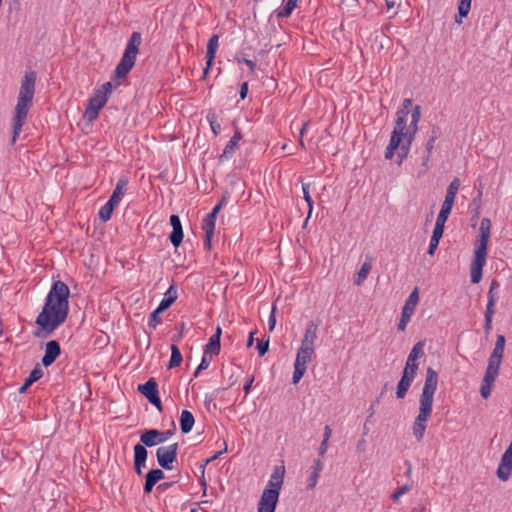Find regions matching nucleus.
I'll list each match as a JSON object with an SVG mask.
<instances>
[{
	"label": "nucleus",
	"instance_id": "nucleus-41",
	"mask_svg": "<svg viewBox=\"0 0 512 512\" xmlns=\"http://www.w3.org/2000/svg\"><path fill=\"white\" fill-rule=\"evenodd\" d=\"M207 121L209 122L210 124V127L213 131V133L215 135H218L220 130H221V126L220 124L216 121V114L214 111H209V113L207 114Z\"/></svg>",
	"mask_w": 512,
	"mask_h": 512
},
{
	"label": "nucleus",
	"instance_id": "nucleus-55",
	"mask_svg": "<svg viewBox=\"0 0 512 512\" xmlns=\"http://www.w3.org/2000/svg\"><path fill=\"white\" fill-rule=\"evenodd\" d=\"M441 134L440 127L437 125L432 126L429 138L437 140Z\"/></svg>",
	"mask_w": 512,
	"mask_h": 512
},
{
	"label": "nucleus",
	"instance_id": "nucleus-36",
	"mask_svg": "<svg viewBox=\"0 0 512 512\" xmlns=\"http://www.w3.org/2000/svg\"><path fill=\"white\" fill-rule=\"evenodd\" d=\"M298 0H287L284 7L277 11V17H288L297 6Z\"/></svg>",
	"mask_w": 512,
	"mask_h": 512
},
{
	"label": "nucleus",
	"instance_id": "nucleus-58",
	"mask_svg": "<svg viewBox=\"0 0 512 512\" xmlns=\"http://www.w3.org/2000/svg\"><path fill=\"white\" fill-rule=\"evenodd\" d=\"M222 203H223V200H222L219 204H217V205L213 208V210H212V211H211L207 216H209L210 218H214V219H216L217 214H218V213H219V211L221 210Z\"/></svg>",
	"mask_w": 512,
	"mask_h": 512
},
{
	"label": "nucleus",
	"instance_id": "nucleus-34",
	"mask_svg": "<svg viewBox=\"0 0 512 512\" xmlns=\"http://www.w3.org/2000/svg\"><path fill=\"white\" fill-rule=\"evenodd\" d=\"M309 187H310L309 184H305V183L302 184L303 198L308 205V215L304 222V226L307 224L309 218L311 217L312 211H313V201H312V198L309 193Z\"/></svg>",
	"mask_w": 512,
	"mask_h": 512
},
{
	"label": "nucleus",
	"instance_id": "nucleus-9",
	"mask_svg": "<svg viewBox=\"0 0 512 512\" xmlns=\"http://www.w3.org/2000/svg\"><path fill=\"white\" fill-rule=\"evenodd\" d=\"M314 355L315 351L299 347L294 362V372L292 378L294 384H297L304 376L307 370V366L312 361Z\"/></svg>",
	"mask_w": 512,
	"mask_h": 512
},
{
	"label": "nucleus",
	"instance_id": "nucleus-12",
	"mask_svg": "<svg viewBox=\"0 0 512 512\" xmlns=\"http://www.w3.org/2000/svg\"><path fill=\"white\" fill-rule=\"evenodd\" d=\"M279 495L274 490L264 489L258 503V512H275Z\"/></svg>",
	"mask_w": 512,
	"mask_h": 512
},
{
	"label": "nucleus",
	"instance_id": "nucleus-1",
	"mask_svg": "<svg viewBox=\"0 0 512 512\" xmlns=\"http://www.w3.org/2000/svg\"><path fill=\"white\" fill-rule=\"evenodd\" d=\"M69 288L62 281H56L49 291L42 311L36 318V324L48 334L56 330L67 318Z\"/></svg>",
	"mask_w": 512,
	"mask_h": 512
},
{
	"label": "nucleus",
	"instance_id": "nucleus-47",
	"mask_svg": "<svg viewBox=\"0 0 512 512\" xmlns=\"http://www.w3.org/2000/svg\"><path fill=\"white\" fill-rule=\"evenodd\" d=\"M269 348V338L267 340H259L257 342V349L260 356H264Z\"/></svg>",
	"mask_w": 512,
	"mask_h": 512
},
{
	"label": "nucleus",
	"instance_id": "nucleus-49",
	"mask_svg": "<svg viewBox=\"0 0 512 512\" xmlns=\"http://www.w3.org/2000/svg\"><path fill=\"white\" fill-rule=\"evenodd\" d=\"M173 304V299L165 297L158 306V312H163Z\"/></svg>",
	"mask_w": 512,
	"mask_h": 512
},
{
	"label": "nucleus",
	"instance_id": "nucleus-15",
	"mask_svg": "<svg viewBox=\"0 0 512 512\" xmlns=\"http://www.w3.org/2000/svg\"><path fill=\"white\" fill-rule=\"evenodd\" d=\"M61 349L57 341L51 340L46 343L45 354L42 358V364L46 367L50 366L60 355Z\"/></svg>",
	"mask_w": 512,
	"mask_h": 512
},
{
	"label": "nucleus",
	"instance_id": "nucleus-45",
	"mask_svg": "<svg viewBox=\"0 0 512 512\" xmlns=\"http://www.w3.org/2000/svg\"><path fill=\"white\" fill-rule=\"evenodd\" d=\"M162 312H158V309L154 310L151 315H150V319H149V323L148 325L152 328H155L158 324L161 323V318H160V314Z\"/></svg>",
	"mask_w": 512,
	"mask_h": 512
},
{
	"label": "nucleus",
	"instance_id": "nucleus-21",
	"mask_svg": "<svg viewBox=\"0 0 512 512\" xmlns=\"http://www.w3.org/2000/svg\"><path fill=\"white\" fill-rule=\"evenodd\" d=\"M147 454L148 453L144 445L136 444L134 446V466L138 475L142 474V467L145 466Z\"/></svg>",
	"mask_w": 512,
	"mask_h": 512
},
{
	"label": "nucleus",
	"instance_id": "nucleus-25",
	"mask_svg": "<svg viewBox=\"0 0 512 512\" xmlns=\"http://www.w3.org/2000/svg\"><path fill=\"white\" fill-rule=\"evenodd\" d=\"M221 334H222V329H221V327L218 326L216 328L215 334L210 337L208 344L205 346L204 352L214 354V355H217L219 353Z\"/></svg>",
	"mask_w": 512,
	"mask_h": 512
},
{
	"label": "nucleus",
	"instance_id": "nucleus-38",
	"mask_svg": "<svg viewBox=\"0 0 512 512\" xmlns=\"http://www.w3.org/2000/svg\"><path fill=\"white\" fill-rule=\"evenodd\" d=\"M417 369H418V363L411 362L410 360H407L404 371H403V376H407L408 378L414 380V378L416 376Z\"/></svg>",
	"mask_w": 512,
	"mask_h": 512
},
{
	"label": "nucleus",
	"instance_id": "nucleus-4",
	"mask_svg": "<svg viewBox=\"0 0 512 512\" xmlns=\"http://www.w3.org/2000/svg\"><path fill=\"white\" fill-rule=\"evenodd\" d=\"M36 73L34 71L27 72L22 81L17 97V103L14 109L12 119L13 135L12 143L16 142L22 127L27 118L30 107L35 93Z\"/></svg>",
	"mask_w": 512,
	"mask_h": 512
},
{
	"label": "nucleus",
	"instance_id": "nucleus-32",
	"mask_svg": "<svg viewBox=\"0 0 512 512\" xmlns=\"http://www.w3.org/2000/svg\"><path fill=\"white\" fill-rule=\"evenodd\" d=\"M182 360H183V358H182L180 350L178 349V347L176 345H172L171 346V358H170V361L168 364V368L172 369L174 367L179 366L181 364Z\"/></svg>",
	"mask_w": 512,
	"mask_h": 512
},
{
	"label": "nucleus",
	"instance_id": "nucleus-33",
	"mask_svg": "<svg viewBox=\"0 0 512 512\" xmlns=\"http://www.w3.org/2000/svg\"><path fill=\"white\" fill-rule=\"evenodd\" d=\"M371 268H372V266L369 262L363 263V265L357 272L354 283L358 286L361 285L363 283V281L368 277V274H369Z\"/></svg>",
	"mask_w": 512,
	"mask_h": 512
},
{
	"label": "nucleus",
	"instance_id": "nucleus-63",
	"mask_svg": "<svg viewBox=\"0 0 512 512\" xmlns=\"http://www.w3.org/2000/svg\"><path fill=\"white\" fill-rule=\"evenodd\" d=\"M241 61H243L247 66H249L251 72L253 73L254 72V69H255V63L249 59H246L244 58L243 60H240L238 59V62L240 63Z\"/></svg>",
	"mask_w": 512,
	"mask_h": 512
},
{
	"label": "nucleus",
	"instance_id": "nucleus-62",
	"mask_svg": "<svg viewBox=\"0 0 512 512\" xmlns=\"http://www.w3.org/2000/svg\"><path fill=\"white\" fill-rule=\"evenodd\" d=\"M254 381V377H250L247 382L245 383L244 387H243V390L246 394H248L251 390V387H252V383Z\"/></svg>",
	"mask_w": 512,
	"mask_h": 512
},
{
	"label": "nucleus",
	"instance_id": "nucleus-13",
	"mask_svg": "<svg viewBox=\"0 0 512 512\" xmlns=\"http://www.w3.org/2000/svg\"><path fill=\"white\" fill-rule=\"evenodd\" d=\"M318 323L310 321L306 324L300 348L315 351V343L318 338Z\"/></svg>",
	"mask_w": 512,
	"mask_h": 512
},
{
	"label": "nucleus",
	"instance_id": "nucleus-28",
	"mask_svg": "<svg viewBox=\"0 0 512 512\" xmlns=\"http://www.w3.org/2000/svg\"><path fill=\"white\" fill-rule=\"evenodd\" d=\"M413 381L414 380L408 378L407 376L402 375V377L397 385V391H396L397 398L402 399L405 397V395H406L407 391L409 390Z\"/></svg>",
	"mask_w": 512,
	"mask_h": 512
},
{
	"label": "nucleus",
	"instance_id": "nucleus-61",
	"mask_svg": "<svg viewBox=\"0 0 512 512\" xmlns=\"http://www.w3.org/2000/svg\"><path fill=\"white\" fill-rule=\"evenodd\" d=\"M247 92H248V84H247V82H244L241 85V88H240V97H241V99H245L246 98Z\"/></svg>",
	"mask_w": 512,
	"mask_h": 512
},
{
	"label": "nucleus",
	"instance_id": "nucleus-5",
	"mask_svg": "<svg viewBox=\"0 0 512 512\" xmlns=\"http://www.w3.org/2000/svg\"><path fill=\"white\" fill-rule=\"evenodd\" d=\"M504 349L505 337L498 335L495 347L488 359V365L480 386V395L483 399H488L491 395L493 383L498 377L500 365L503 360Z\"/></svg>",
	"mask_w": 512,
	"mask_h": 512
},
{
	"label": "nucleus",
	"instance_id": "nucleus-14",
	"mask_svg": "<svg viewBox=\"0 0 512 512\" xmlns=\"http://www.w3.org/2000/svg\"><path fill=\"white\" fill-rule=\"evenodd\" d=\"M140 440L145 446L152 447L157 444L164 443L167 440V437L165 433L151 429L144 432L140 436Z\"/></svg>",
	"mask_w": 512,
	"mask_h": 512
},
{
	"label": "nucleus",
	"instance_id": "nucleus-56",
	"mask_svg": "<svg viewBox=\"0 0 512 512\" xmlns=\"http://www.w3.org/2000/svg\"><path fill=\"white\" fill-rule=\"evenodd\" d=\"M435 142H436L435 139H430V138L428 139V141L426 142V145H425L426 154L432 155Z\"/></svg>",
	"mask_w": 512,
	"mask_h": 512
},
{
	"label": "nucleus",
	"instance_id": "nucleus-23",
	"mask_svg": "<svg viewBox=\"0 0 512 512\" xmlns=\"http://www.w3.org/2000/svg\"><path fill=\"white\" fill-rule=\"evenodd\" d=\"M214 228H215V219L210 218L209 216H206L205 219L203 220L202 229L205 233L204 246L207 249H211V240L213 237Z\"/></svg>",
	"mask_w": 512,
	"mask_h": 512
},
{
	"label": "nucleus",
	"instance_id": "nucleus-10",
	"mask_svg": "<svg viewBox=\"0 0 512 512\" xmlns=\"http://www.w3.org/2000/svg\"><path fill=\"white\" fill-rule=\"evenodd\" d=\"M178 444L174 443L169 446L159 447L156 451L157 461L159 465L166 469L171 470L172 464L176 460Z\"/></svg>",
	"mask_w": 512,
	"mask_h": 512
},
{
	"label": "nucleus",
	"instance_id": "nucleus-46",
	"mask_svg": "<svg viewBox=\"0 0 512 512\" xmlns=\"http://www.w3.org/2000/svg\"><path fill=\"white\" fill-rule=\"evenodd\" d=\"M319 477H320L319 474L311 471V474L307 480V489L308 490H313L316 487Z\"/></svg>",
	"mask_w": 512,
	"mask_h": 512
},
{
	"label": "nucleus",
	"instance_id": "nucleus-27",
	"mask_svg": "<svg viewBox=\"0 0 512 512\" xmlns=\"http://www.w3.org/2000/svg\"><path fill=\"white\" fill-rule=\"evenodd\" d=\"M195 423L194 416L188 410H183L180 416V427L182 433H189Z\"/></svg>",
	"mask_w": 512,
	"mask_h": 512
},
{
	"label": "nucleus",
	"instance_id": "nucleus-59",
	"mask_svg": "<svg viewBox=\"0 0 512 512\" xmlns=\"http://www.w3.org/2000/svg\"><path fill=\"white\" fill-rule=\"evenodd\" d=\"M165 297L173 299V302L176 300V298H177V292H176V290L174 289V287H173V286H171V287L167 290V292L165 293Z\"/></svg>",
	"mask_w": 512,
	"mask_h": 512
},
{
	"label": "nucleus",
	"instance_id": "nucleus-17",
	"mask_svg": "<svg viewBox=\"0 0 512 512\" xmlns=\"http://www.w3.org/2000/svg\"><path fill=\"white\" fill-rule=\"evenodd\" d=\"M285 468L284 466H276L271 474L268 485L265 489L274 490L280 494L283 486Z\"/></svg>",
	"mask_w": 512,
	"mask_h": 512
},
{
	"label": "nucleus",
	"instance_id": "nucleus-20",
	"mask_svg": "<svg viewBox=\"0 0 512 512\" xmlns=\"http://www.w3.org/2000/svg\"><path fill=\"white\" fill-rule=\"evenodd\" d=\"M411 106L412 99L406 98L403 100L402 107L397 112V118L394 125V128L397 129V132H400L404 128V120H408V114L410 112Z\"/></svg>",
	"mask_w": 512,
	"mask_h": 512
},
{
	"label": "nucleus",
	"instance_id": "nucleus-31",
	"mask_svg": "<svg viewBox=\"0 0 512 512\" xmlns=\"http://www.w3.org/2000/svg\"><path fill=\"white\" fill-rule=\"evenodd\" d=\"M460 180L458 178H454L451 183L448 185L445 195V200H449L454 203L456 194L460 188Z\"/></svg>",
	"mask_w": 512,
	"mask_h": 512
},
{
	"label": "nucleus",
	"instance_id": "nucleus-2",
	"mask_svg": "<svg viewBox=\"0 0 512 512\" xmlns=\"http://www.w3.org/2000/svg\"><path fill=\"white\" fill-rule=\"evenodd\" d=\"M420 118L421 108L420 106L416 105L411 112L410 124H407V120H404V128L400 132H397V129L393 128L389 144L385 151L386 159H392L395 151L398 150V165H401L402 161L409 154L412 142L418 131V123Z\"/></svg>",
	"mask_w": 512,
	"mask_h": 512
},
{
	"label": "nucleus",
	"instance_id": "nucleus-11",
	"mask_svg": "<svg viewBox=\"0 0 512 512\" xmlns=\"http://www.w3.org/2000/svg\"><path fill=\"white\" fill-rule=\"evenodd\" d=\"M138 391L144 395L158 411H162L161 400L158 396V386L154 378L149 379L146 383L138 386Z\"/></svg>",
	"mask_w": 512,
	"mask_h": 512
},
{
	"label": "nucleus",
	"instance_id": "nucleus-42",
	"mask_svg": "<svg viewBox=\"0 0 512 512\" xmlns=\"http://www.w3.org/2000/svg\"><path fill=\"white\" fill-rule=\"evenodd\" d=\"M445 223L446 222H444V221H440V220L436 219L433 234L431 236L432 239L440 241V239L443 236Z\"/></svg>",
	"mask_w": 512,
	"mask_h": 512
},
{
	"label": "nucleus",
	"instance_id": "nucleus-35",
	"mask_svg": "<svg viewBox=\"0 0 512 512\" xmlns=\"http://www.w3.org/2000/svg\"><path fill=\"white\" fill-rule=\"evenodd\" d=\"M453 204H454L453 202L444 199L441 209H440V212L437 216V220L446 222L451 213Z\"/></svg>",
	"mask_w": 512,
	"mask_h": 512
},
{
	"label": "nucleus",
	"instance_id": "nucleus-64",
	"mask_svg": "<svg viewBox=\"0 0 512 512\" xmlns=\"http://www.w3.org/2000/svg\"><path fill=\"white\" fill-rule=\"evenodd\" d=\"M365 439H361L357 442L356 449L358 452H363L365 450Z\"/></svg>",
	"mask_w": 512,
	"mask_h": 512
},
{
	"label": "nucleus",
	"instance_id": "nucleus-50",
	"mask_svg": "<svg viewBox=\"0 0 512 512\" xmlns=\"http://www.w3.org/2000/svg\"><path fill=\"white\" fill-rule=\"evenodd\" d=\"M275 311H276V306L273 305L272 306V310H271V314L269 316V321H268L269 331H273L274 328H275V325H276Z\"/></svg>",
	"mask_w": 512,
	"mask_h": 512
},
{
	"label": "nucleus",
	"instance_id": "nucleus-43",
	"mask_svg": "<svg viewBox=\"0 0 512 512\" xmlns=\"http://www.w3.org/2000/svg\"><path fill=\"white\" fill-rule=\"evenodd\" d=\"M212 355L213 354L204 352L201 362L195 371V374H194L195 376H197L201 370L207 369L209 367L211 360H212Z\"/></svg>",
	"mask_w": 512,
	"mask_h": 512
},
{
	"label": "nucleus",
	"instance_id": "nucleus-8",
	"mask_svg": "<svg viewBox=\"0 0 512 512\" xmlns=\"http://www.w3.org/2000/svg\"><path fill=\"white\" fill-rule=\"evenodd\" d=\"M112 83L107 82L97 89L90 98L84 112V118L93 121L97 118L99 111L106 105L112 91Z\"/></svg>",
	"mask_w": 512,
	"mask_h": 512
},
{
	"label": "nucleus",
	"instance_id": "nucleus-3",
	"mask_svg": "<svg viewBox=\"0 0 512 512\" xmlns=\"http://www.w3.org/2000/svg\"><path fill=\"white\" fill-rule=\"evenodd\" d=\"M438 374L428 367L422 392L419 398V412L413 423V435L419 442L423 439L426 430V423L432 414L434 394L437 390Z\"/></svg>",
	"mask_w": 512,
	"mask_h": 512
},
{
	"label": "nucleus",
	"instance_id": "nucleus-53",
	"mask_svg": "<svg viewBox=\"0 0 512 512\" xmlns=\"http://www.w3.org/2000/svg\"><path fill=\"white\" fill-rule=\"evenodd\" d=\"M439 245V241L438 240H434V239H430V244H429V248H428V254L430 256H433L435 254V251L437 249Z\"/></svg>",
	"mask_w": 512,
	"mask_h": 512
},
{
	"label": "nucleus",
	"instance_id": "nucleus-37",
	"mask_svg": "<svg viewBox=\"0 0 512 512\" xmlns=\"http://www.w3.org/2000/svg\"><path fill=\"white\" fill-rule=\"evenodd\" d=\"M116 206L111 202H107L99 211V218L103 222H107L111 218V214Z\"/></svg>",
	"mask_w": 512,
	"mask_h": 512
},
{
	"label": "nucleus",
	"instance_id": "nucleus-30",
	"mask_svg": "<svg viewBox=\"0 0 512 512\" xmlns=\"http://www.w3.org/2000/svg\"><path fill=\"white\" fill-rule=\"evenodd\" d=\"M424 346L425 343L423 341L417 342L410 351L407 360L417 363V360L424 355Z\"/></svg>",
	"mask_w": 512,
	"mask_h": 512
},
{
	"label": "nucleus",
	"instance_id": "nucleus-19",
	"mask_svg": "<svg viewBox=\"0 0 512 512\" xmlns=\"http://www.w3.org/2000/svg\"><path fill=\"white\" fill-rule=\"evenodd\" d=\"M170 224L173 228L172 233L170 234V241L173 246L178 247L183 240V230L180 218L177 215L170 216Z\"/></svg>",
	"mask_w": 512,
	"mask_h": 512
},
{
	"label": "nucleus",
	"instance_id": "nucleus-29",
	"mask_svg": "<svg viewBox=\"0 0 512 512\" xmlns=\"http://www.w3.org/2000/svg\"><path fill=\"white\" fill-rule=\"evenodd\" d=\"M499 287V283L496 280L491 282L489 291H488V302L486 306V311H491L495 313V303H496V295L495 290Z\"/></svg>",
	"mask_w": 512,
	"mask_h": 512
},
{
	"label": "nucleus",
	"instance_id": "nucleus-7",
	"mask_svg": "<svg viewBox=\"0 0 512 512\" xmlns=\"http://www.w3.org/2000/svg\"><path fill=\"white\" fill-rule=\"evenodd\" d=\"M142 43V37L139 32H133L126 45L124 54L116 66L115 78H124L130 72L135 64L137 54L139 53V47Z\"/></svg>",
	"mask_w": 512,
	"mask_h": 512
},
{
	"label": "nucleus",
	"instance_id": "nucleus-24",
	"mask_svg": "<svg viewBox=\"0 0 512 512\" xmlns=\"http://www.w3.org/2000/svg\"><path fill=\"white\" fill-rule=\"evenodd\" d=\"M164 478V472L160 469H154L147 473L146 482L144 486L145 493H150L154 485L161 479Z\"/></svg>",
	"mask_w": 512,
	"mask_h": 512
},
{
	"label": "nucleus",
	"instance_id": "nucleus-51",
	"mask_svg": "<svg viewBox=\"0 0 512 512\" xmlns=\"http://www.w3.org/2000/svg\"><path fill=\"white\" fill-rule=\"evenodd\" d=\"M312 472L317 473L320 475L322 469H323V463L320 459H316L313 461V465L311 467Z\"/></svg>",
	"mask_w": 512,
	"mask_h": 512
},
{
	"label": "nucleus",
	"instance_id": "nucleus-57",
	"mask_svg": "<svg viewBox=\"0 0 512 512\" xmlns=\"http://www.w3.org/2000/svg\"><path fill=\"white\" fill-rule=\"evenodd\" d=\"M327 450H328V442L322 440V442L319 446V449H318L319 456L323 457L326 454Z\"/></svg>",
	"mask_w": 512,
	"mask_h": 512
},
{
	"label": "nucleus",
	"instance_id": "nucleus-60",
	"mask_svg": "<svg viewBox=\"0 0 512 512\" xmlns=\"http://www.w3.org/2000/svg\"><path fill=\"white\" fill-rule=\"evenodd\" d=\"M332 435V430L329 426L324 427V433H323V441H329L330 437Z\"/></svg>",
	"mask_w": 512,
	"mask_h": 512
},
{
	"label": "nucleus",
	"instance_id": "nucleus-54",
	"mask_svg": "<svg viewBox=\"0 0 512 512\" xmlns=\"http://www.w3.org/2000/svg\"><path fill=\"white\" fill-rule=\"evenodd\" d=\"M431 156L432 155H430V154H426L424 156L423 161H422V168H423L422 174H426V172L429 170V168H430L429 162H430Z\"/></svg>",
	"mask_w": 512,
	"mask_h": 512
},
{
	"label": "nucleus",
	"instance_id": "nucleus-16",
	"mask_svg": "<svg viewBox=\"0 0 512 512\" xmlns=\"http://www.w3.org/2000/svg\"><path fill=\"white\" fill-rule=\"evenodd\" d=\"M218 46H219V36L215 34L209 39L208 44H207V51H206L207 61H206V67L204 68V71H203L204 77L208 74V72L213 64V60L215 58Z\"/></svg>",
	"mask_w": 512,
	"mask_h": 512
},
{
	"label": "nucleus",
	"instance_id": "nucleus-40",
	"mask_svg": "<svg viewBox=\"0 0 512 512\" xmlns=\"http://www.w3.org/2000/svg\"><path fill=\"white\" fill-rule=\"evenodd\" d=\"M43 375L42 369L37 365L30 373L26 381V386H31L34 382L39 380Z\"/></svg>",
	"mask_w": 512,
	"mask_h": 512
},
{
	"label": "nucleus",
	"instance_id": "nucleus-39",
	"mask_svg": "<svg viewBox=\"0 0 512 512\" xmlns=\"http://www.w3.org/2000/svg\"><path fill=\"white\" fill-rule=\"evenodd\" d=\"M472 0H461L458 6V13L460 18L466 17L471 8ZM456 22L461 23V19H456Z\"/></svg>",
	"mask_w": 512,
	"mask_h": 512
},
{
	"label": "nucleus",
	"instance_id": "nucleus-18",
	"mask_svg": "<svg viewBox=\"0 0 512 512\" xmlns=\"http://www.w3.org/2000/svg\"><path fill=\"white\" fill-rule=\"evenodd\" d=\"M419 289L418 287H415L413 291L408 296L407 300L405 301V304L402 308L401 315L412 318L416 307L419 303Z\"/></svg>",
	"mask_w": 512,
	"mask_h": 512
},
{
	"label": "nucleus",
	"instance_id": "nucleus-22",
	"mask_svg": "<svg viewBox=\"0 0 512 512\" xmlns=\"http://www.w3.org/2000/svg\"><path fill=\"white\" fill-rule=\"evenodd\" d=\"M242 136L239 130H236L233 137L230 139V141L226 144L223 153L220 156V161H223L225 159H229L233 156L235 151L239 147V141L241 140Z\"/></svg>",
	"mask_w": 512,
	"mask_h": 512
},
{
	"label": "nucleus",
	"instance_id": "nucleus-48",
	"mask_svg": "<svg viewBox=\"0 0 512 512\" xmlns=\"http://www.w3.org/2000/svg\"><path fill=\"white\" fill-rule=\"evenodd\" d=\"M494 312L491 311H485V324L484 329L488 333L492 328V320L494 316Z\"/></svg>",
	"mask_w": 512,
	"mask_h": 512
},
{
	"label": "nucleus",
	"instance_id": "nucleus-44",
	"mask_svg": "<svg viewBox=\"0 0 512 512\" xmlns=\"http://www.w3.org/2000/svg\"><path fill=\"white\" fill-rule=\"evenodd\" d=\"M411 489V487L409 485H403L401 487H399L392 495H391V499L394 501V502H398L400 497L402 495H404L405 493L409 492Z\"/></svg>",
	"mask_w": 512,
	"mask_h": 512
},
{
	"label": "nucleus",
	"instance_id": "nucleus-52",
	"mask_svg": "<svg viewBox=\"0 0 512 512\" xmlns=\"http://www.w3.org/2000/svg\"><path fill=\"white\" fill-rule=\"evenodd\" d=\"M411 318L401 315L400 321L398 323V330L405 331L407 324L410 322Z\"/></svg>",
	"mask_w": 512,
	"mask_h": 512
},
{
	"label": "nucleus",
	"instance_id": "nucleus-26",
	"mask_svg": "<svg viewBox=\"0 0 512 512\" xmlns=\"http://www.w3.org/2000/svg\"><path fill=\"white\" fill-rule=\"evenodd\" d=\"M127 185H128L127 179H125V178L120 179L108 201L111 202L112 204H114L115 206H117L119 204V202L121 201L123 195L125 194Z\"/></svg>",
	"mask_w": 512,
	"mask_h": 512
},
{
	"label": "nucleus",
	"instance_id": "nucleus-6",
	"mask_svg": "<svg viewBox=\"0 0 512 512\" xmlns=\"http://www.w3.org/2000/svg\"><path fill=\"white\" fill-rule=\"evenodd\" d=\"M491 221L483 218L479 227V239L474 251V258L471 263V282L477 284L481 281L482 270L486 264L487 247L490 238Z\"/></svg>",
	"mask_w": 512,
	"mask_h": 512
}]
</instances>
